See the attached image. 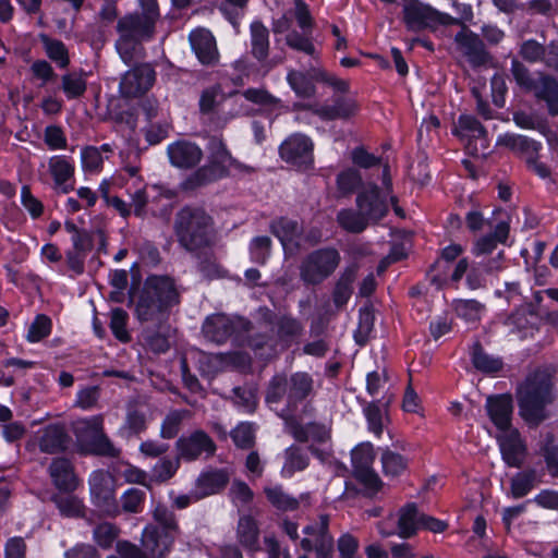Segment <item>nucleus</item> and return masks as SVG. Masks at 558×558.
Listing matches in <instances>:
<instances>
[{
  "instance_id": "19",
  "label": "nucleus",
  "mask_w": 558,
  "mask_h": 558,
  "mask_svg": "<svg viewBox=\"0 0 558 558\" xmlns=\"http://www.w3.org/2000/svg\"><path fill=\"white\" fill-rule=\"evenodd\" d=\"M329 518L320 515L316 522L304 527L301 547L304 551L315 550L317 554L329 553L332 548V536L328 532Z\"/></svg>"
},
{
  "instance_id": "35",
  "label": "nucleus",
  "mask_w": 558,
  "mask_h": 558,
  "mask_svg": "<svg viewBox=\"0 0 558 558\" xmlns=\"http://www.w3.org/2000/svg\"><path fill=\"white\" fill-rule=\"evenodd\" d=\"M534 95L546 102L550 116L558 114V82L549 76L539 75Z\"/></svg>"
},
{
  "instance_id": "52",
  "label": "nucleus",
  "mask_w": 558,
  "mask_h": 558,
  "mask_svg": "<svg viewBox=\"0 0 558 558\" xmlns=\"http://www.w3.org/2000/svg\"><path fill=\"white\" fill-rule=\"evenodd\" d=\"M354 278L355 269L348 268L338 280L333 290V302L336 306H342L349 301L352 293L351 286L354 281Z\"/></svg>"
},
{
  "instance_id": "7",
  "label": "nucleus",
  "mask_w": 558,
  "mask_h": 558,
  "mask_svg": "<svg viewBox=\"0 0 558 558\" xmlns=\"http://www.w3.org/2000/svg\"><path fill=\"white\" fill-rule=\"evenodd\" d=\"M155 26L138 13L126 14L118 21L116 49L125 64L133 61L142 41L153 38Z\"/></svg>"
},
{
  "instance_id": "48",
  "label": "nucleus",
  "mask_w": 558,
  "mask_h": 558,
  "mask_svg": "<svg viewBox=\"0 0 558 558\" xmlns=\"http://www.w3.org/2000/svg\"><path fill=\"white\" fill-rule=\"evenodd\" d=\"M472 363L476 369L489 374L496 373L502 367L501 360L486 354L478 343L473 347Z\"/></svg>"
},
{
  "instance_id": "21",
  "label": "nucleus",
  "mask_w": 558,
  "mask_h": 558,
  "mask_svg": "<svg viewBox=\"0 0 558 558\" xmlns=\"http://www.w3.org/2000/svg\"><path fill=\"white\" fill-rule=\"evenodd\" d=\"M47 167L54 191L66 194L74 189L75 161L71 156L53 155L48 159Z\"/></svg>"
},
{
  "instance_id": "63",
  "label": "nucleus",
  "mask_w": 558,
  "mask_h": 558,
  "mask_svg": "<svg viewBox=\"0 0 558 558\" xmlns=\"http://www.w3.org/2000/svg\"><path fill=\"white\" fill-rule=\"evenodd\" d=\"M118 527L109 522L98 524L94 530V539L102 548H109L118 536Z\"/></svg>"
},
{
  "instance_id": "17",
  "label": "nucleus",
  "mask_w": 558,
  "mask_h": 558,
  "mask_svg": "<svg viewBox=\"0 0 558 558\" xmlns=\"http://www.w3.org/2000/svg\"><path fill=\"white\" fill-rule=\"evenodd\" d=\"M156 72L148 63L136 65L121 78L119 88L124 97H138L147 93L154 85Z\"/></svg>"
},
{
  "instance_id": "41",
  "label": "nucleus",
  "mask_w": 558,
  "mask_h": 558,
  "mask_svg": "<svg viewBox=\"0 0 558 558\" xmlns=\"http://www.w3.org/2000/svg\"><path fill=\"white\" fill-rule=\"evenodd\" d=\"M452 305L456 315L468 324L477 323L485 312L484 304L476 300H454Z\"/></svg>"
},
{
  "instance_id": "59",
  "label": "nucleus",
  "mask_w": 558,
  "mask_h": 558,
  "mask_svg": "<svg viewBox=\"0 0 558 558\" xmlns=\"http://www.w3.org/2000/svg\"><path fill=\"white\" fill-rule=\"evenodd\" d=\"M128 314L122 308H114L110 313V329L113 335L122 342H126L130 339L126 330Z\"/></svg>"
},
{
  "instance_id": "54",
  "label": "nucleus",
  "mask_w": 558,
  "mask_h": 558,
  "mask_svg": "<svg viewBox=\"0 0 558 558\" xmlns=\"http://www.w3.org/2000/svg\"><path fill=\"white\" fill-rule=\"evenodd\" d=\"M511 73L517 82V84L529 92H533L537 82L539 81V75H534L529 72V70L518 60H512L511 62Z\"/></svg>"
},
{
  "instance_id": "1",
  "label": "nucleus",
  "mask_w": 558,
  "mask_h": 558,
  "mask_svg": "<svg viewBox=\"0 0 558 558\" xmlns=\"http://www.w3.org/2000/svg\"><path fill=\"white\" fill-rule=\"evenodd\" d=\"M314 392L313 377L306 372H295L289 377L276 375L269 383L266 402L284 422L311 415L307 401Z\"/></svg>"
},
{
  "instance_id": "25",
  "label": "nucleus",
  "mask_w": 558,
  "mask_h": 558,
  "mask_svg": "<svg viewBox=\"0 0 558 558\" xmlns=\"http://www.w3.org/2000/svg\"><path fill=\"white\" fill-rule=\"evenodd\" d=\"M310 109L322 120L347 119L355 113L357 106L351 98H337L332 105L306 106L301 102L293 105V110Z\"/></svg>"
},
{
  "instance_id": "55",
  "label": "nucleus",
  "mask_w": 558,
  "mask_h": 558,
  "mask_svg": "<svg viewBox=\"0 0 558 558\" xmlns=\"http://www.w3.org/2000/svg\"><path fill=\"white\" fill-rule=\"evenodd\" d=\"M62 89L69 99L77 98L86 90V80L83 74H65L62 76Z\"/></svg>"
},
{
  "instance_id": "24",
  "label": "nucleus",
  "mask_w": 558,
  "mask_h": 558,
  "mask_svg": "<svg viewBox=\"0 0 558 558\" xmlns=\"http://www.w3.org/2000/svg\"><path fill=\"white\" fill-rule=\"evenodd\" d=\"M167 155L171 166L179 169H191L202 160L203 150L194 142L179 140L168 145Z\"/></svg>"
},
{
  "instance_id": "22",
  "label": "nucleus",
  "mask_w": 558,
  "mask_h": 558,
  "mask_svg": "<svg viewBox=\"0 0 558 558\" xmlns=\"http://www.w3.org/2000/svg\"><path fill=\"white\" fill-rule=\"evenodd\" d=\"M177 450L180 458L192 461L202 454L213 456L216 451V445L205 432L195 430L178 439Z\"/></svg>"
},
{
  "instance_id": "36",
  "label": "nucleus",
  "mask_w": 558,
  "mask_h": 558,
  "mask_svg": "<svg viewBox=\"0 0 558 558\" xmlns=\"http://www.w3.org/2000/svg\"><path fill=\"white\" fill-rule=\"evenodd\" d=\"M38 445L40 451L46 453L61 451L65 448L66 435L62 427L58 425H49L40 432Z\"/></svg>"
},
{
  "instance_id": "8",
  "label": "nucleus",
  "mask_w": 558,
  "mask_h": 558,
  "mask_svg": "<svg viewBox=\"0 0 558 558\" xmlns=\"http://www.w3.org/2000/svg\"><path fill=\"white\" fill-rule=\"evenodd\" d=\"M286 81L295 96L304 99L315 96L316 83H325L339 93H345L349 89L347 81L316 65H312L307 70L290 68L287 71Z\"/></svg>"
},
{
  "instance_id": "64",
  "label": "nucleus",
  "mask_w": 558,
  "mask_h": 558,
  "mask_svg": "<svg viewBox=\"0 0 558 558\" xmlns=\"http://www.w3.org/2000/svg\"><path fill=\"white\" fill-rule=\"evenodd\" d=\"M44 142L50 150L65 149L68 140L63 130L58 125H48L44 131Z\"/></svg>"
},
{
  "instance_id": "58",
  "label": "nucleus",
  "mask_w": 558,
  "mask_h": 558,
  "mask_svg": "<svg viewBox=\"0 0 558 558\" xmlns=\"http://www.w3.org/2000/svg\"><path fill=\"white\" fill-rule=\"evenodd\" d=\"M145 493L138 488H130L121 496V508L124 512L138 513L143 509Z\"/></svg>"
},
{
  "instance_id": "53",
  "label": "nucleus",
  "mask_w": 558,
  "mask_h": 558,
  "mask_svg": "<svg viewBox=\"0 0 558 558\" xmlns=\"http://www.w3.org/2000/svg\"><path fill=\"white\" fill-rule=\"evenodd\" d=\"M51 319L46 315H37L34 322L29 325L26 340L31 343H36L48 337L51 332Z\"/></svg>"
},
{
  "instance_id": "10",
  "label": "nucleus",
  "mask_w": 558,
  "mask_h": 558,
  "mask_svg": "<svg viewBox=\"0 0 558 558\" xmlns=\"http://www.w3.org/2000/svg\"><path fill=\"white\" fill-rule=\"evenodd\" d=\"M302 421L303 418H291L284 422L288 433L298 441H312V453L320 461H326L330 454L328 447L330 428L326 424L316 422L304 425L301 423Z\"/></svg>"
},
{
  "instance_id": "44",
  "label": "nucleus",
  "mask_w": 558,
  "mask_h": 558,
  "mask_svg": "<svg viewBox=\"0 0 558 558\" xmlns=\"http://www.w3.org/2000/svg\"><path fill=\"white\" fill-rule=\"evenodd\" d=\"M269 502L282 511H292L299 507V499L287 494L282 486H267L264 489Z\"/></svg>"
},
{
  "instance_id": "38",
  "label": "nucleus",
  "mask_w": 558,
  "mask_h": 558,
  "mask_svg": "<svg viewBox=\"0 0 558 558\" xmlns=\"http://www.w3.org/2000/svg\"><path fill=\"white\" fill-rule=\"evenodd\" d=\"M541 483V475L534 469L518 472L511 478L510 489L513 498L526 496L534 487Z\"/></svg>"
},
{
  "instance_id": "13",
  "label": "nucleus",
  "mask_w": 558,
  "mask_h": 558,
  "mask_svg": "<svg viewBox=\"0 0 558 558\" xmlns=\"http://www.w3.org/2000/svg\"><path fill=\"white\" fill-rule=\"evenodd\" d=\"M92 502L106 515L117 517L121 509L116 499L114 480L110 473L96 470L88 480Z\"/></svg>"
},
{
  "instance_id": "60",
  "label": "nucleus",
  "mask_w": 558,
  "mask_h": 558,
  "mask_svg": "<svg viewBox=\"0 0 558 558\" xmlns=\"http://www.w3.org/2000/svg\"><path fill=\"white\" fill-rule=\"evenodd\" d=\"M307 33L308 32L303 31V33L300 34L293 31L287 35L286 43L290 48L294 50H299L308 56L315 57L316 50Z\"/></svg>"
},
{
  "instance_id": "37",
  "label": "nucleus",
  "mask_w": 558,
  "mask_h": 558,
  "mask_svg": "<svg viewBox=\"0 0 558 558\" xmlns=\"http://www.w3.org/2000/svg\"><path fill=\"white\" fill-rule=\"evenodd\" d=\"M251 53L258 61H265L269 52V32L259 21L251 24Z\"/></svg>"
},
{
  "instance_id": "43",
  "label": "nucleus",
  "mask_w": 558,
  "mask_h": 558,
  "mask_svg": "<svg viewBox=\"0 0 558 558\" xmlns=\"http://www.w3.org/2000/svg\"><path fill=\"white\" fill-rule=\"evenodd\" d=\"M337 220L344 230L353 233L362 232L371 223L369 219L359 209L357 211L342 209L338 213Z\"/></svg>"
},
{
  "instance_id": "46",
  "label": "nucleus",
  "mask_w": 558,
  "mask_h": 558,
  "mask_svg": "<svg viewBox=\"0 0 558 558\" xmlns=\"http://www.w3.org/2000/svg\"><path fill=\"white\" fill-rule=\"evenodd\" d=\"M278 329V341L281 348H286L292 339L302 331V326L298 319L291 316H281L275 323Z\"/></svg>"
},
{
  "instance_id": "27",
  "label": "nucleus",
  "mask_w": 558,
  "mask_h": 558,
  "mask_svg": "<svg viewBox=\"0 0 558 558\" xmlns=\"http://www.w3.org/2000/svg\"><path fill=\"white\" fill-rule=\"evenodd\" d=\"M191 47L203 64H213L218 60V50L213 34L205 28H196L189 36Z\"/></svg>"
},
{
  "instance_id": "23",
  "label": "nucleus",
  "mask_w": 558,
  "mask_h": 558,
  "mask_svg": "<svg viewBox=\"0 0 558 558\" xmlns=\"http://www.w3.org/2000/svg\"><path fill=\"white\" fill-rule=\"evenodd\" d=\"M177 534L178 532L167 531L154 524H148L142 533L141 543L143 549L151 558H162L170 551Z\"/></svg>"
},
{
  "instance_id": "62",
  "label": "nucleus",
  "mask_w": 558,
  "mask_h": 558,
  "mask_svg": "<svg viewBox=\"0 0 558 558\" xmlns=\"http://www.w3.org/2000/svg\"><path fill=\"white\" fill-rule=\"evenodd\" d=\"M179 469L178 458H162L153 468V477L158 482L171 478Z\"/></svg>"
},
{
  "instance_id": "50",
  "label": "nucleus",
  "mask_w": 558,
  "mask_h": 558,
  "mask_svg": "<svg viewBox=\"0 0 558 558\" xmlns=\"http://www.w3.org/2000/svg\"><path fill=\"white\" fill-rule=\"evenodd\" d=\"M381 465L385 475L399 476L405 471L408 461L400 453L385 449L381 453Z\"/></svg>"
},
{
  "instance_id": "56",
  "label": "nucleus",
  "mask_w": 558,
  "mask_h": 558,
  "mask_svg": "<svg viewBox=\"0 0 558 558\" xmlns=\"http://www.w3.org/2000/svg\"><path fill=\"white\" fill-rule=\"evenodd\" d=\"M271 240L268 236H256L250 243V256L253 263L264 265L270 255Z\"/></svg>"
},
{
  "instance_id": "9",
  "label": "nucleus",
  "mask_w": 558,
  "mask_h": 558,
  "mask_svg": "<svg viewBox=\"0 0 558 558\" xmlns=\"http://www.w3.org/2000/svg\"><path fill=\"white\" fill-rule=\"evenodd\" d=\"M78 444L88 452L114 457L118 450L104 434V416L101 414L78 418L72 424Z\"/></svg>"
},
{
  "instance_id": "39",
  "label": "nucleus",
  "mask_w": 558,
  "mask_h": 558,
  "mask_svg": "<svg viewBox=\"0 0 558 558\" xmlns=\"http://www.w3.org/2000/svg\"><path fill=\"white\" fill-rule=\"evenodd\" d=\"M227 100L219 85L203 90L199 97V111L203 116L211 117L219 113L220 106Z\"/></svg>"
},
{
  "instance_id": "18",
  "label": "nucleus",
  "mask_w": 558,
  "mask_h": 558,
  "mask_svg": "<svg viewBox=\"0 0 558 558\" xmlns=\"http://www.w3.org/2000/svg\"><path fill=\"white\" fill-rule=\"evenodd\" d=\"M116 183L125 189L126 193L131 196L134 213L141 216L144 213L149 195L142 177L138 174V168L136 166H126L119 173Z\"/></svg>"
},
{
  "instance_id": "5",
  "label": "nucleus",
  "mask_w": 558,
  "mask_h": 558,
  "mask_svg": "<svg viewBox=\"0 0 558 558\" xmlns=\"http://www.w3.org/2000/svg\"><path fill=\"white\" fill-rule=\"evenodd\" d=\"M211 225V218L203 209L185 207L177 216L175 234L185 250L195 252L210 244Z\"/></svg>"
},
{
  "instance_id": "12",
  "label": "nucleus",
  "mask_w": 558,
  "mask_h": 558,
  "mask_svg": "<svg viewBox=\"0 0 558 558\" xmlns=\"http://www.w3.org/2000/svg\"><path fill=\"white\" fill-rule=\"evenodd\" d=\"M245 101H252L277 111L286 108L281 99L272 96L267 90L262 88H248L242 96H234L230 99V109L228 111H221L216 122L217 125L222 126L235 117L247 114L250 109Z\"/></svg>"
},
{
  "instance_id": "33",
  "label": "nucleus",
  "mask_w": 558,
  "mask_h": 558,
  "mask_svg": "<svg viewBox=\"0 0 558 558\" xmlns=\"http://www.w3.org/2000/svg\"><path fill=\"white\" fill-rule=\"evenodd\" d=\"M49 474L54 486L61 492H72L77 486L72 464L64 458H57L51 462Z\"/></svg>"
},
{
  "instance_id": "3",
  "label": "nucleus",
  "mask_w": 558,
  "mask_h": 558,
  "mask_svg": "<svg viewBox=\"0 0 558 558\" xmlns=\"http://www.w3.org/2000/svg\"><path fill=\"white\" fill-rule=\"evenodd\" d=\"M554 398L550 375L544 371L530 374L517 390L520 415L526 423L538 425L547 417L546 407Z\"/></svg>"
},
{
  "instance_id": "29",
  "label": "nucleus",
  "mask_w": 558,
  "mask_h": 558,
  "mask_svg": "<svg viewBox=\"0 0 558 558\" xmlns=\"http://www.w3.org/2000/svg\"><path fill=\"white\" fill-rule=\"evenodd\" d=\"M229 480L230 472L228 469H208L202 472L195 483L196 498L203 499L219 493L226 487Z\"/></svg>"
},
{
  "instance_id": "11",
  "label": "nucleus",
  "mask_w": 558,
  "mask_h": 558,
  "mask_svg": "<svg viewBox=\"0 0 558 558\" xmlns=\"http://www.w3.org/2000/svg\"><path fill=\"white\" fill-rule=\"evenodd\" d=\"M340 254L336 248H319L310 253L300 266L301 279L317 284L328 278L338 267Z\"/></svg>"
},
{
  "instance_id": "49",
  "label": "nucleus",
  "mask_w": 558,
  "mask_h": 558,
  "mask_svg": "<svg viewBox=\"0 0 558 558\" xmlns=\"http://www.w3.org/2000/svg\"><path fill=\"white\" fill-rule=\"evenodd\" d=\"M238 537L240 543L250 548H255L258 541V529L253 518L244 515L240 518L238 524Z\"/></svg>"
},
{
  "instance_id": "6",
  "label": "nucleus",
  "mask_w": 558,
  "mask_h": 558,
  "mask_svg": "<svg viewBox=\"0 0 558 558\" xmlns=\"http://www.w3.org/2000/svg\"><path fill=\"white\" fill-rule=\"evenodd\" d=\"M396 197L392 195V185L389 167L383 169L381 185L373 183L362 184L356 196V206L372 223L381 220L393 206L397 215H402L401 209L395 206Z\"/></svg>"
},
{
  "instance_id": "16",
  "label": "nucleus",
  "mask_w": 558,
  "mask_h": 558,
  "mask_svg": "<svg viewBox=\"0 0 558 558\" xmlns=\"http://www.w3.org/2000/svg\"><path fill=\"white\" fill-rule=\"evenodd\" d=\"M352 466L355 478L364 485L367 493L376 494L381 481L373 470L374 450L369 444L356 446L351 452Z\"/></svg>"
},
{
  "instance_id": "61",
  "label": "nucleus",
  "mask_w": 558,
  "mask_h": 558,
  "mask_svg": "<svg viewBox=\"0 0 558 558\" xmlns=\"http://www.w3.org/2000/svg\"><path fill=\"white\" fill-rule=\"evenodd\" d=\"M102 156L97 147L87 146L81 150V163L85 172H97L102 167Z\"/></svg>"
},
{
  "instance_id": "47",
  "label": "nucleus",
  "mask_w": 558,
  "mask_h": 558,
  "mask_svg": "<svg viewBox=\"0 0 558 558\" xmlns=\"http://www.w3.org/2000/svg\"><path fill=\"white\" fill-rule=\"evenodd\" d=\"M52 501L56 504L60 513L64 517L78 518L84 515L83 501L75 496L54 495L52 496Z\"/></svg>"
},
{
  "instance_id": "32",
  "label": "nucleus",
  "mask_w": 558,
  "mask_h": 558,
  "mask_svg": "<svg viewBox=\"0 0 558 558\" xmlns=\"http://www.w3.org/2000/svg\"><path fill=\"white\" fill-rule=\"evenodd\" d=\"M424 513L413 502L407 504L397 513L398 536L409 538L423 526Z\"/></svg>"
},
{
  "instance_id": "28",
  "label": "nucleus",
  "mask_w": 558,
  "mask_h": 558,
  "mask_svg": "<svg viewBox=\"0 0 558 558\" xmlns=\"http://www.w3.org/2000/svg\"><path fill=\"white\" fill-rule=\"evenodd\" d=\"M496 144L512 150L525 161L532 160V157H538V153L542 149L539 142L514 133L500 134L497 137Z\"/></svg>"
},
{
  "instance_id": "2",
  "label": "nucleus",
  "mask_w": 558,
  "mask_h": 558,
  "mask_svg": "<svg viewBox=\"0 0 558 558\" xmlns=\"http://www.w3.org/2000/svg\"><path fill=\"white\" fill-rule=\"evenodd\" d=\"M179 290L167 276H149L136 305V316L142 322L161 323L168 310L179 303Z\"/></svg>"
},
{
  "instance_id": "4",
  "label": "nucleus",
  "mask_w": 558,
  "mask_h": 558,
  "mask_svg": "<svg viewBox=\"0 0 558 558\" xmlns=\"http://www.w3.org/2000/svg\"><path fill=\"white\" fill-rule=\"evenodd\" d=\"M208 163L193 172L186 183L191 187L204 185L228 175H241L253 172V168L234 159L223 141L213 137L209 142Z\"/></svg>"
},
{
  "instance_id": "45",
  "label": "nucleus",
  "mask_w": 558,
  "mask_h": 558,
  "mask_svg": "<svg viewBox=\"0 0 558 558\" xmlns=\"http://www.w3.org/2000/svg\"><path fill=\"white\" fill-rule=\"evenodd\" d=\"M40 40L43 43L45 52L50 60L56 62L57 65L61 69H64L69 65V52L65 45L61 40L50 38L47 35H40Z\"/></svg>"
},
{
  "instance_id": "57",
  "label": "nucleus",
  "mask_w": 558,
  "mask_h": 558,
  "mask_svg": "<svg viewBox=\"0 0 558 558\" xmlns=\"http://www.w3.org/2000/svg\"><path fill=\"white\" fill-rule=\"evenodd\" d=\"M548 472L558 477V440L548 434L545 438V444L542 448Z\"/></svg>"
},
{
  "instance_id": "34",
  "label": "nucleus",
  "mask_w": 558,
  "mask_h": 558,
  "mask_svg": "<svg viewBox=\"0 0 558 558\" xmlns=\"http://www.w3.org/2000/svg\"><path fill=\"white\" fill-rule=\"evenodd\" d=\"M283 465L281 468V476L286 478L292 477L296 472L304 471L310 463V457L306 450L292 445L283 452Z\"/></svg>"
},
{
  "instance_id": "40",
  "label": "nucleus",
  "mask_w": 558,
  "mask_h": 558,
  "mask_svg": "<svg viewBox=\"0 0 558 558\" xmlns=\"http://www.w3.org/2000/svg\"><path fill=\"white\" fill-rule=\"evenodd\" d=\"M454 40L459 49L471 60H478L482 57L483 44L473 32L463 28L456 35Z\"/></svg>"
},
{
  "instance_id": "26",
  "label": "nucleus",
  "mask_w": 558,
  "mask_h": 558,
  "mask_svg": "<svg viewBox=\"0 0 558 558\" xmlns=\"http://www.w3.org/2000/svg\"><path fill=\"white\" fill-rule=\"evenodd\" d=\"M485 407L489 420L498 432L513 427L511 423L513 413L511 396L498 395L488 397Z\"/></svg>"
},
{
  "instance_id": "30",
  "label": "nucleus",
  "mask_w": 558,
  "mask_h": 558,
  "mask_svg": "<svg viewBox=\"0 0 558 558\" xmlns=\"http://www.w3.org/2000/svg\"><path fill=\"white\" fill-rule=\"evenodd\" d=\"M270 231L280 241L286 253H293L299 246L298 239L302 228L296 220L284 217L275 219L270 223Z\"/></svg>"
},
{
  "instance_id": "51",
  "label": "nucleus",
  "mask_w": 558,
  "mask_h": 558,
  "mask_svg": "<svg viewBox=\"0 0 558 558\" xmlns=\"http://www.w3.org/2000/svg\"><path fill=\"white\" fill-rule=\"evenodd\" d=\"M190 415L189 410H173L169 412L161 424L160 436L165 439L174 438L180 430L181 423Z\"/></svg>"
},
{
  "instance_id": "42",
  "label": "nucleus",
  "mask_w": 558,
  "mask_h": 558,
  "mask_svg": "<svg viewBox=\"0 0 558 558\" xmlns=\"http://www.w3.org/2000/svg\"><path fill=\"white\" fill-rule=\"evenodd\" d=\"M456 133L463 140L486 141V131L483 125L472 116H461L456 126Z\"/></svg>"
},
{
  "instance_id": "14",
  "label": "nucleus",
  "mask_w": 558,
  "mask_h": 558,
  "mask_svg": "<svg viewBox=\"0 0 558 558\" xmlns=\"http://www.w3.org/2000/svg\"><path fill=\"white\" fill-rule=\"evenodd\" d=\"M404 21L410 28L421 29L457 22L448 13L440 12L416 0L408 1L403 8Z\"/></svg>"
},
{
  "instance_id": "15",
  "label": "nucleus",
  "mask_w": 558,
  "mask_h": 558,
  "mask_svg": "<svg viewBox=\"0 0 558 558\" xmlns=\"http://www.w3.org/2000/svg\"><path fill=\"white\" fill-rule=\"evenodd\" d=\"M314 144L312 140L301 133L289 136L279 148L280 157L298 170L312 168Z\"/></svg>"
},
{
  "instance_id": "20",
  "label": "nucleus",
  "mask_w": 558,
  "mask_h": 558,
  "mask_svg": "<svg viewBox=\"0 0 558 558\" xmlns=\"http://www.w3.org/2000/svg\"><path fill=\"white\" fill-rule=\"evenodd\" d=\"M497 441L504 461L511 468H520L526 456V445L514 427L498 432Z\"/></svg>"
},
{
  "instance_id": "31",
  "label": "nucleus",
  "mask_w": 558,
  "mask_h": 558,
  "mask_svg": "<svg viewBox=\"0 0 558 558\" xmlns=\"http://www.w3.org/2000/svg\"><path fill=\"white\" fill-rule=\"evenodd\" d=\"M235 323L225 314L208 316L203 324L204 336L213 342H225L234 331Z\"/></svg>"
}]
</instances>
